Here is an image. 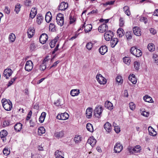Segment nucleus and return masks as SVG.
Listing matches in <instances>:
<instances>
[{
  "mask_svg": "<svg viewBox=\"0 0 158 158\" xmlns=\"http://www.w3.org/2000/svg\"><path fill=\"white\" fill-rule=\"evenodd\" d=\"M139 145H136L134 147L129 146L127 149L130 154H133L134 153L140 152L141 149Z\"/></svg>",
  "mask_w": 158,
  "mask_h": 158,
  "instance_id": "2",
  "label": "nucleus"
},
{
  "mask_svg": "<svg viewBox=\"0 0 158 158\" xmlns=\"http://www.w3.org/2000/svg\"><path fill=\"white\" fill-rule=\"evenodd\" d=\"M113 32L110 30L106 31L104 34V37L105 40L106 41L110 40L113 36Z\"/></svg>",
  "mask_w": 158,
  "mask_h": 158,
  "instance_id": "8",
  "label": "nucleus"
},
{
  "mask_svg": "<svg viewBox=\"0 0 158 158\" xmlns=\"http://www.w3.org/2000/svg\"><path fill=\"white\" fill-rule=\"evenodd\" d=\"M99 51L101 54L103 55L107 51V48L106 45H103L99 48Z\"/></svg>",
  "mask_w": 158,
  "mask_h": 158,
  "instance_id": "17",
  "label": "nucleus"
},
{
  "mask_svg": "<svg viewBox=\"0 0 158 158\" xmlns=\"http://www.w3.org/2000/svg\"><path fill=\"white\" fill-rule=\"evenodd\" d=\"M102 111V106H98L96 107L94 110V115L98 118H99L100 115Z\"/></svg>",
  "mask_w": 158,
  "mask_h": 158,
  "instance_id": "5",
  "label": "nucleus"
},
{
  "mask_svg": "<svg viewBox=\"0 0 158 158\" xmlns=\"http://www.w3.org/2000/svg\"><path fill=\"white\" fill-rule=\"evenodd\" d=\"M118 40L116 38H114L111 40V46L112 48H114L117 44Z\"/></svg>",
  "mask_w": 158,
  "mask_h": 158,
  "instance_id": "29",
  "label": "nucleus"
},
{
  "mask_svg": "<svg viewBox=\"0 0 158 158\" xmlns=\"http://www.w3.org/2000/svg\"><path fill=\"white\" fill-rule=\"evenodd\" d=\"M20 4L17 5V6H15V10L16 12L18 14L20 10Z\"/></svg>",
  "mask_w": 158,
  "mask_h": 158,
  "instance_id": "55",
  "label": "nucleus"
},
{
  "mask_svg": "<svg viewBox=\"0 0 158 158\" xmlns=\"http://www.w3.org/2000/svg\"><path fill=\"white\" fill-rule=\"evenodd\" d=\"M130 108L132 110H134L135 108V106L133 102H131L129 104Z\"/></svg>",
  "mask_w": 158,
  "mask_h": 158,
  "instance_id": "53",
  "label": "nucleus"
},
{
  "mask_svg": "<svg viewBox=\"0 0 158 158\" xmlns=\"http://www.w3.org/2000/svg\"><path fill=\"white\" fill-rule=\"evenodd\" d=\"M24 3L25 6H28L31 4V1L30 0H26Z\"/></svg>",
  "mask_w": 158,
  "mask_h": 158,
  "instance_id": "58",
  "label": "nucleus"
},
{
  "mask_svg": "<svg viewBox=\"0 0 158 158\" xmlns=\"http://www.w3.org/2000/svg\"><path fill=\"white\" fill-rule=\"evenodd\" d=\"M86 127L87 130L89 131L92 132L94 131V129L92 124L90 123H88L87 124Z\"/></svg>",
  "mask_w": 158,
  "mask_h": 158,
  "instance_id": "32",
  "label": "nucleus"
},
{
  "mask_svg": "<svg viewBox=\"0 0 158 158\" xmlns=\"http://www.w3.org/2000/svg\"><path fill=\"white\" fill-rule=\"evenodd\" d=\"M10 124V122L9 121L5 120L3 122V125L4 127H6Z\"/></svg>",
  "mask_w": 158,
  "mask_h": 158,
  "instance_id": "56",
  "label": "nucleus"
},
{
  "mask_svg": "<svg viewBox=\"0 0 158 158\" xmlns=\"http://www.w3.org/2000/svg\"><path fill=\"white\" fill-rule=\"evenodd\" d=\"M108 26L105 23L101 25L98 28V30L100 32L103 33L108 29Z\"/></svg>",
  "mask_w": 158,
  "mask_h": 158,
  "instance_id": "13",
  "label": "nucleus"
},
{
  "mask_svg": "<svg viewBox=\"0 0 158 158\" xmlns=\"http://www.w3.org/2000/svg\"><path fill=\"white\" fill-rule=\"evenodd\" d=\"M85 33H88L92 29V25L90 24H88L85 26Z\"/></svg>",
  "mask_w": 158,
  "mask_h": 158,
  "instance_id": "38",
  "label": "nucleus"
},
{
  "mask_svg": "<svg viewBox=\"0 0 158 158\" xmlns=\"http://www.w3.org/2000/svg\"><path fill=\"white\" fill-rule=\"evenodd\" d=\"M64 135V132L63 131H61L59 132H56L55 133V136L58 139L63 137Z\"/></svg>",
  "mask_w": 158,
  "mask_h": 158,
  "instance_id": "28",
  "label": "nucleus"
},
{
  "mask_svg": "<svg viewBox=\"0 0 158 158\" xmlns=\"http://www.w3.org/2000/svg\"><path fill=\"white\" fill-rule=\"evenodd\" d=\"M141 114L143 116L146 117H148V116L149 113L148 112H147L145 111H143L142 112Z\"/></svg>",
  "mask_w": 158,
  "mask_h": 158,
  "instance_id": "60",
  "label": "nucleus"
},
{
  "mask_svg": "<svg viewBox=\"0 0 158 158\" xmlns=\"http://www.w3.org/2000/svg\"><path fill=\"white\" fill-rule=\"evenodd\" d=\"M123 149V146L120 143H117L114 147V151L116 153L120 152Z\"/></svg>",
  "mask_w": 158,
  "mask_h": 158,
  "instance_id": "12",
  "label": "nucleus"
},
{
  "mask_svg": "<svg viewBox=\"0 0 158 158\" xmlns=\"http://www.w3.org/2000/svg\"><path fill=\"white\" fill-rule=\"evenodd\" d=\"M22 125L20 123H18L15 124L14 126V129L16 131L19 132L22 128Z\"/></svg>",
  "mask_w": 158,
  "mask_h": 158,
  "instance_id": "27",
  "label": "nucleus"
},
{
  "mask_svg": "<svg viewBox=\"0 0 158 158\" xmlns=\"http://www.w3.org/2000/svg\"><path fill=\"white\" fill-rule=\"evenodd\" d=\"M119 25L120 27H123L124 25V22L123 20V19L122 17H120L119 19Z\"/></svg>",
  "mask_w": 158,
  "mask_h": 158,
  "instance_id": "51",
  "label": "nucleus"
},
{
  "mask_svg": "<svg viewBox=\"0 0 158 158\" xmlns=\"http://www.w3.org/2000/svg\"><path fill=\"white\" fill-rule=\"evenodd\" d=\"M36 48V46L35 44L34 43H32L30 46V51H33L35 50Z\"/></svg>",
  "mask_w": 158,
  "mask_h": 158,
  "instance_id": "46",
  "label": "nucleus"
},
{
  "mask_svg": "<svg viewBox=\"0 0 158 158\" xmlns=\"http://www.w3.org/2000/svg\"><path fill=\"white\" fill-rule=\"evenodd\" d=\"M2 106L4 109L7 111H10L12 108V103L11 101H8L5 99H3L2 100Z\"/></svg>",
  "mask_w": 158,
  "mask_h": 158,
  "instance_id": "1",
  "label": "nucleus"
},
{
  "mask_svg": "<svg viewBox=\"0 0 158 158\" xmlns=\"http://www.w3.org/2000/svg\"><path fill=\"white\" fill-rule=\"evenodd\" d=\"M4 155L7 156L10 153V151L7 148H5L3 151Z\"/></svg>",
  "mask_w": 158,
  "mask_h": 158,
  "instance_id": "49",
  "label": "nucleus"
},
{
  "mask_svg": "<svg viewBox=\"0 0 158 158\" xmlns=\"http://www.w3.org/2000/svg\"><path fill=\"white\" fill-rule=\"evenodd\" d=\"M4 11L6 13L9 14L10 12V9L7 6H6L4 10Z\"/></svg>",
  "mask_w": 158,
  "mask_h": 158,
  "instance_id": "57",
  "label": "nucleus"
},
{
  "mask_svg": "<svg viewBox=\"0 0 158 158\" xmlns=\"http://www.w3.org/2000/svg\"><path fill=\"white\" fill-rule=\"evenodd\" d=\"M129 80L134 84L136 83V79L135 77V76L133 74L130 75L128 77Z\"/></svg>",
  "mask_w": 158,
  "mask_h": 158,
  "instance_id": "23",
  "label": "nucleus"
},
{
  "mask_svg": "<svg viewBox=\"0 0 158 158\" xmlns=\"http://www.w3.org/2000/svg\"><path fill=\"white\" fill-rule=\"evenodd\" d=\"M130 52L132 54L136 57L140 56L142 54L141 51L140 50L137 49L135 47L131 48Z\"/></svg>",
  "mask_w": 158,
  "mask_h": 158,
  "instance_id": "3",
  "label": "nucleus"
},
{
  "mask_svg": "<svg viewBox=\"0 0 158 158\" xmlns=\"http://www.w3.org/2000/svg\"><path fill=\"white\" fill-rule=\"evenodd\" d=\"M55 25L53 23H50L49 25V29L52 31H54L55 30Z\"/></svg>",
  "mask_w": 158,
  "mask_h": 158,
  "instance_id": "52",
  "label": "nucleus"
},
{
  "mask_svg": "<svg viewBox=\"0 0 158 158\" xmlns=\"http://www.w3.org/2000/svg\"><path fill=\"white\" fill-rule=\"evenodd\" d=\"M46 114L45 112H42L39 118V121L41 123H42L44 120Z\"/></svg>",
  "mask_w": 158,
  "mask_h": 158,
  "instance_id": "36",
  "label": "nucleus"
},
{
  "mask_svg": "<svg viewBox=\"0 0 158 158\" xmlns=\"http://www.w3.org/2000/svg\"><path fill=\"white\" fill-rule=\"evenodd\" d=\"M33 68V63L31 60H28L26 62L25 66V69L27 71H31Z\"/></svg>",
  "mask_w": 158,
  "mask_h": 158,
  "instance_id": "9",
  "label": "nucleus"
},
{
  "mask_svg": "<svg viewBox=\"0 0 158 158\" xmlns=\"http://www.w3.org/2000/svg\"><path fill=\"white\" fill-rule=\"evenodd\" d=\"M69 19L70 23L71 24L73 23L75 21V19L73 17H72V16L70 15L69 16Z\"/></svg>",
  "mask_w": 158,
  "mask_h": 158,
  "instance_id": "59",
  "label": "nucleus"
},
{
  "mask_svg": "<svg viewBox=\"0 0 158 158\" xmlns=\"http://www.w3.org/2000/svg\"><path fill=\"white\" fill-rule=\"evenodd\" d=\"M133 32L134 34L137 36H140L141 35V30L139 28L137 27H134L133 28Z\"/></svg>",
  "mask_w": 158,
  "mask_h": 158,
  "instance_id": "15",
  "label": "nucleus"
},
{
  "mask_svg": "<svg viewBox=\"0 0 158 158\" xmlns=\"http://www.w3.org/2000/svg\"><path fill=\"white\" fill-rule=\"evenodd\" d=\"M48 38V35L45 33H43L40 36L39 39L40 42L42 44H44L47 40Z\"/></svg>",
  "mask_w": 158,
  "mask_h": 158,
  "instance_id": "10",
  "label": "nucleus"
},
{
  "mask_svg": "<svg viewBox=\"0 0 158 158\" xmlns=\"http://www.w3.org/2000/svg\"><path fill=\"white\" fill-rule=\"evenodd\" d=\"M28 37L30 38L33 37L34 35L35 29L34 27L29 28L27 32Z\"/></svg>",
  "mask_w": 158,
  "mask_h": 158,
  "instance_id": "16",
  "label": "nucleus"
},
{
  "mask_svg": "<svg viewBox=\"0 0 158 158\" xmlns=\"http://www.w3.org/2000/svg\"><path fill=\"white\" fill-rule=\"evenodd\" d=\"M60 62V61L58 60L55 62L51 66L49 69H51L52 67H56L57 64Z\"/></svg>",
  "mask_w": 158,
  "mask_h": 158,
  "instance_id": "61",
  "label": "nucleus"
},
{
  "mask_svg": "<svg viewBox=\"0 0 158 158\" xmlns=\"http://www.w3.org/2000/svg\"><path fill=\"white\" fill-rule=\"evenodd\" d=\"M45 132V129L43 127H39L38 129V134L40 135H41Z\"/></svg>",
  "mask_w": 158,
  "mask_h": 158,
  "instance_id": "34",
  "label": "nucleus"
},
{
  "mask_svg": "<svg viewBox=\"0 0 158 158\" xmlns=\"http://www.w3.org/2000/svg\"><path fill=\"white\" fill-rule=\"evenodd\" d=\"M134 66L135 69L137 70H138L139 68L140 64L139 62L137 61H135L134 63Z\"/></svg>",
  "mask_w": 158,
  "mask_h": 158,
  "instance_id": "50",
  "label": "nucleus"
},
{
  "mask_svg": "<svg viewBox=\"0 0 158 158\" xmlns=\"http://www.w3.org/2000/svg\"><path fill=\"white\" fill-rule=\"evenodd\" d=\"M79 90L77 89H72L71 91L70 94L72 96L78 95L79 94Z\"/></svg>",
  "mask_w": 158,
  "mask_h": 158,
  "instance_id": "30",
  "label": "nucleus"
},
{
  "mask_svg": "<svg viewBox=\"0 0 158 158\" xmlns=\"http://www.w3.org/2000/svg\"><path fill=\"white\" fill-rule=\"evenodd\" d=\"M92 109L90 107L88 108L86 111V115L87 118H90L92 116Z\"/></svg>",
  "mask_w": 158,
  "mask_h": 158,
  "instance_id": "21",
  "label": "nucleus"
},
{
  "mask_svg": "<svg viewBox=\"0 0 158 158\" xmlns=\"http://www.w3.org/2000/svg\"><path fill=\"white\" fill-rule=\"evenodd\" d=\"M56 22L57 24L60 26H62L64 23V16L63 14L59 13L56 17Z\"/></svg>",
  "mask_w": 158,
  "mask_h": 158,
  "instance_id": "4",
  "label": "nucleus"
},
{
  "mask_svg": "<svg viewBox=\"0 0 158 158\" xmlns=\"http://www.w3.org/2000/svg\"><path fill=\"white\" fill-rule=\"evenodd\" d=\"M59 44H57L56 48H54V50L52 52V54H54L58 50V47H59Z\"/></svg>",
  "mask_w": 158,
  "mask_h": 158,
  "instance_id": "63",
  "label": "nucleus"
},
{
  "mask_svg": "<svg viewBox=\"0 0 158 158\" xmlns=\"http://www.w3.org/2000/svg\"><path fill=\"white\" fill-rule=\"evenodd\" d=\"M61 153L58 150L56 151L55 152V155L56 158H63L64 157L61 156Z\"/></svg>",
  "mask_w": 158,
  "mask_h": 158,
  "instance_id": "44",
  "label": "nucleus"
},
{
  "mask_svg": "<svg viewBox=\"0 0 158 158\" xmlns=\"http://www.w3.org/2000/svg\"><path fill=\"white\" fill-rule=\"evenodd\" d=\"M81 140V138L80 135H76L74 139V141L76 143H78Z\"/></svg>",
  "mask_w": 158,
  "mask_h": 158,
  "instance_id": "37",
  "label": "nucleus"
},
{
  "mask_svg": "<svg viewBox=\"0 0 158 158\" xmlns=\"http://www.w3.org/2000/svg\"><path fill=\"white\" fill-rule=\"evenodd\" d=\"M123 29L122 28H119L117 31V33L118 34L120 37L122 36V34H123Z\"/></svg>",
  "mask_w": 158,
  "mask_h": 158,
  "instance_id": "54",
  "label": "nucleus"
},
{
  "mask_svg": "<svg viewBox=\"0 0 158 158\" xmlns=\"http://www.w3.org/2000/svg\"><path fill=\"white\" fill-rule=\"evenodd\" d=\"M15 34L13 33H10L9 35V39L10 42H14L15 40Z\"/></svg>",
  "mask_w": 158,
  "mask_h": 158,
  "instance_id": "39",
  "label": "nucleus"
},
{
  "mask_svg": "<svg viewBox=\"0 0 158 158\" xmlns=\"http://www.w3.org/2000/svg\"><path fill=\"white\" fill-rule=\"evenodd\" d=\"M123 10L125 14L127 16H129L131 15L129 10V7L127 6H125L123 7Z\"/></svg>",
  "mask_w": 158,
  "mask_h": 158,
  "instance_id": "31",
  "label": "nucleus"
},
{
  "mask_svg": "<svg viewBox=\"0 0 158 158\" xmlns=\"http://www.w3.org/2000/svg\"><path fill=\"white\" fill-rule=\"evenodd\" d=\"M143 99L145 102H152V98L148 95L144 96Z\"/></svg>",
  "mask_w": 158,
  "mask_h": 158,
  "instance_id": "40",
  "label": "nucleus"
},
{
  "mask_svg": "<svg viewBox=\"0 0 158 158\" xmlns=\"http://www.w3.org/2000/svg\"><path fill=\"white\" fill-rule=\"evenodd\" d=\"M124 62L127 65H129L130 64L131 60L130 58L127 57H125L123 59Z\"/></svg>",
  "mask_w": 158,
  "mask_h": 158,
  "instance_id": "43",
  "label": "nucleus"
},
{
  "mask_svg": "<svg viewBox=\"0 0 158 158\" xmlns=\"http://www.w3.org/2000/svg\"><path fill=\"white\" fill-rule=\"evenodd\" d=\"M105 106L106 108L110 110H111L113 109V104L109 101H106L105 103Z\"/></svg>",
  "mask_w": 158,
  "mask_h": 158,
  "instance_id": "24",
  "label": "nucleus"
},
{
  "mask_svg": "<svg viewBox=\"0 0 158 158\" xmlns=\"http://www.w3.org/2000/svg\"><path fill=\"white\" fill-rule=\"evenodd\" d=\"M104 128L108 132H110L111 131V126L110 124L108 122H106L104 125Z\"/></svg>",
  "mask_w": 158,
  "mask_h": 158,
  "instance_id": "20",
  "label": "nucleus"
},
{
  "mask_svg": "<svg viewBox=\"0 0 158 158\" xmlns=\"http://www.w3.org/2000/svg\"><path fill=\"white\" fill-rule=\"evenodd\" d=\"M92 46V43L91 42L87 43L86 45V48L89 50H90L91 49Z\"/></svg>",
  "mask_w": 158,
  "mask_h": 158,
  "instance_id": "47",
  "label": "nucleus"
},
{
  "mask_svg": "<svg viewBox=\"0 0 158 158\" xmlns=\"http://www.w3.org/2000/svg\"><path fill=\"white\" fill-rule=\"evenodd\" d=\"M69 118V114L66 112L61 114H58L56 117V118L61 120H65L68 119Z\"/></svg>",
  "mask_w": 158,
  "mask_h": 158,
  "instance_id": "7",
  "label": "nucleus"
},
{
  "mask_svg": "<svg viewBox=\"0 0 158 158\" xmlns=\"http://www.w3.org/2000/svg\"><path fill=\"white\" fill-rule=\"evenodd\" d=\"M148 48L150 51L153 52L155 49V45L153 43H150L148 46Z\"/></svg>",
  "mask_w": 158,
  "mask_h": 158,
  "instance_id": "35",
  "label": "nucleus"
},
{
  "mask_svg": "<svg viewBox=\"0 0 158 158\" xmlns=\"http://www.w3.org/2000/svg\"><path fill=\"white\" fill-rule=\"evenodd\" d=\"M148 130L149 132V134L150 135L153 136H155L156 135L157 132L151 127H149L148 128Z\"/></svg>",
  "mask_w": 158,
  "mask_h": 158,
  "instance_id": "25",
  "label": "nucleus"
},
{
  "mask_svg": "<svg viewBox=\"0 0 158 158\" xmlns=\"http://www.w3.org/2000/svg\"><path fill=\"white\" fill-rule=\"evenodd\" d=\"M96 140L93 136L90 137L87 141V142L92 146H94L96 143Z\"/></svg>",
  "mask_w": 158,
  "mask_h": 158,
  "instance_id": "19",
  "label": "nucleus"
},
{
  "mask_svg": "<svg viewBox=\"0 0 158 158\" xmlns=\"http://www.w3.org/2000/svg\"><path fill=\"white\" fill-rule=\"evenodd\" d=\"M57 40L55 38L52 40L50 43V45L51 48H54L55 46V44L57 42Z\"/></svg>",
  "mask_w": 158,
  "mask_h": 158,
  "instance_id": "41",
  "label": "nucleus"
},
{
  "mask_svg": "<svg viewBox=\"0 0 158 158\" xmlns=\"http://www.w3.org/2000/svg\"><path fill=\"white\" fill-rule=\"evenodd\" d=\"M43 19V16L40 14H38L37 16V22L38 24H40L42 22Z\"/></svg>",
  "mask_w": 158,
  "mask_h": 158,
  "instance_id": "33",
  "label": "nucleus"
},
{
  "mask_svg": "<svg viewBox=\"0 0 158 158\" xmlns=\"http://www.w3.org/2000/svg\"><path fill=\"white\" fill-rule=\"evenodd\" d=\"M114 130L117 133H118L120 131V128L118 126H117L114 128Z\"/></svg>",
  "mask_w": 158,
  "mask_h": 158,
  "instance_id": "64",
  "label": "nucleus"
},
{
  "mask_svg": "<svg viewBox=\"0 0 158 158\" xmlns=\"http://www.w3.org/2000/svg\"><path fill=\"white\" fill-rule=\"evenodd\" d=\"M116 80L117 82L120 84H122L123 81L122 77L120 76H117L116 78Z\"/></svg>",
  "mask_w": 158,
  "mask_h": 158,
  "instance_id": "42",
  "label": "nucleus"
},
{
  "mask_svg": "<svg viewBox=\"0 0 158 158\" xmlns=\"http://www.w3.org/2000/svg\"><path fill=\"white\" fill-rule=\"evenodd\" d=\"M52 19V15L51 13L49 11L45 15V19L46 22L48 23H49Z\"/></svg>",
  "mask_w": 158,
  "mask_h": 158,
  "instance_id": "22",
  "label": "nucleus"
},
{
  "mask_svg": "<svg viewBox=\"0 0 158 158\" xmlns=\"http://www.w3.org/2000/svg\"><path fill=\"white\" fill-rule=\"evenodd\" d=\"M96 78L98 82L100 84H105L106 82V80L104 77L101 74H97Z\"/></svg>",
  "mask_w": 158,
  "mask_h": 158,
  "instance_id": "6",
  "label": "nucleus"
},
{
  "mask_svg": "<svg viewBox=\"0 0 158 158\" xmlns=\"http://www.w3.org/2000/svg\"><path fill=\"white\" fill-rule=\"evenodd\" d=\"M153 57L155 59L156 63L157 65H158V56L155 55L153 56Z\"/></svg>",
  "mask_w": 158,
  "mask_h": 158,
  "instance_id": "62",
  "label": "nucleus"
},
{
  "mask_svg": "<svg viewBox=\"0 0 158 158\" xmlns=\"http://www.w3.org/2000/svg\"><path fill=\"white\" fill-rule=\"evenodd\" d=\"M12 72V71L11 69L9 68L6 69L4 71L3 73V76L6 79H8L11 75Z\"/></svg>",
  "mask_w": 158,
  "mask_h": 158,
  "instance_id": "11",
  "label": "nucleus"
},
{
  "mask_svg": "<svg viewBox=\"0 0 158 158\" xmlns=\"http://www.w3.org/2000/svg\"><path fill=\"white\" fill-rule=\"evenodd\" d=\"M68 6L67 3L62 2L59 6V9L61 10H64L68 8Z\"/></svg>",
  "mask_w": 158,
  "mask_h": 158,
  "instance_id": "14",
  "label": "nucleus"
},
{
  "mask_svg": "<svg viewBox=\"0 0 158 158\" xmlns=\"http://www.w3.org/2000/svg\"><path fill=\"white\" fill-rule=\"evenodd\" d=\"M126 36L127 40H129L132 38L131 32L130 31L127 32L126 33Z\"/></svg>",
  "mask_w": 158,
  "mask_h": 158,
  "instance_id": "45",
  "label": "nucleus"
},
{
  "mask_svg": "<svg viewBox=\"0 0 158 158\" xmlns=\"http://www.w3.org/2000/svg\"><path fill=\"white\" fill-rule=\"evenodd\" d=\"M37 13V9L35 7L32 8L30 14V17L32 19L34 18Z\"/></svg>",
  "mask_w": 158,
  "mask_h": 158,
  "instance_id": "18",
  "label": "nucleus"
},
{
  "mask_svg": "<svg viewBox=\"0 0 158 158\" xmlns=\"http://www.w3.org/2000/svg\"><path fill=\"white\" fill-rule=\"evenodd\" d=\"M46 68V66L44 64V61H43V63L39 67V69L41 71H44Z\"/></svg>",
  "mask_w": 158,
  "mask_h": 158,
  "instance_id": "48",
  "label": "nucleus"
},
{
  "mask_svg": "<svg viewBox=\"0 0 158 158\" xmlns=\"http://www.w3.org/2000/svg\"><path fill=\"white\" fill-rule=\"evenodd\" d=\"M7 135V132L6 130H3L0 132V137L4 141L5 138Z\"/></svg>",
  "mask_w": 158,
  "mask_h": 158,
  "instance_id": "26",
  "label": "nucleus"
}]
</instances>
